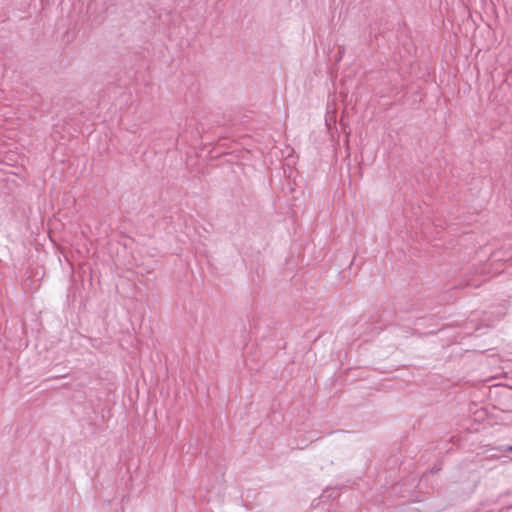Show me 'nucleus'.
Wrapping results in <instances>:
<instances>
[{
    "instance_id": "nucleus-1",
    "label": "nucleus",
    "mask_w": 512,
    "mask_h": 512,
    "mask_svg": "<svg viewBox=\"0 0 512 512\" xmlns=\"http://www.w3.org/2000/svg\"><path fill=\"white\" fill-rule=\"evenodd\" d=\"M510 451H512V446L510 447Z\"/></svg>"
}]
</instances>
